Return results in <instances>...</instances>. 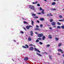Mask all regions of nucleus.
Listing matches in <instances>:
<instances>
[{
    "instance_id": "12",
    "label": "nucleus",
    "mask_w": 64,
    "mask_h": 64,
    "mask_svg": "<svg viewBox=\"0 0 64 64\" xmlns=\"http://www.w3.org/2000/svg\"><path fill=\"white\" fill-rule=\"evenodd\" d=\"M40 20L41 21H44V18H40Z\"/></svg>"
},
{
    "instance_id": "19",
    "label": "nucleus",
    "mask_w": 64,
    "mask_h": 64,
    "mask_svg": "<svg viewBox=\"0 0 64 64\" xmlns=\"http://www.w3.org/2000/svg\"><path fill=\"white\" fill-rule=\"evenodd\" d=\"M31 20L32 21V25H34V22H33V21L32 20Z\"/></svg>"
},
{
    "instance_id": "44",
    "label": "nucleus",
    "mask_w": 64,
    "mask_h": 64,
    "mask_svg": "<svg viewBox=\"0 0 64 64\" xmlns=\"http://www.w3.org/2000/svg\"><path fill=\"white\" fill-rule=\"evenodd\" d=\"M47 16H50V14H48L47 15Z\"/></svg>"
},
{
    "instance_id": "59",
    "label": "nucleus",
    "mask_w": 64,
    "mask_h": 64,
    "mask_svg": "<svg viewBox=\"0 0 64 64\" xmlns=\"http://www.w3.org/2000/svg\"><path fill=\"white\" fill-rule=\"evenodd\" d=\"M47 63H48V64H50L49 63V62H47Z\"/></svg>"
},
{
    "instance_id": "13",
    "label": "nucleus",
    "mask_w": 64,
    "mask_h": 64,
    "mask_svg": "<svg viewBox=\"0 0 64 64\" xmlns=\"http://www.w3.org/2000/svg\"><path fill=\"white\" fill-rule=\"evenodd\" d=\"M36 54H37L39 56H42V55H41V54H39L38 53H37V52H36Z\"/></svg>"
},
{
    "instance_id": "30",
    "label": "nucleus",
    "mask_w": 64,
    "mask_h": 64,
    "mask_svg": "<svg viewBox=\"0 0 64 64\" xmlns=\"http://www.w3.org/2000/svg\"><path fill=\"white\" fill-rule=\"evenodd\" d=\"M58 21H64V19L63 20H58Z\"/></svg>"
},
{
    "instance_id": "18",
    "label": "nucleus",
    "mask_w": 64,
    "mask_h": 64,
    "mask_svg": "<svg viewBox=\"0 0 64 64\" xmlns=\"http://www.w3.org/2000/svg\"><path fill=\"white\" fill-rule=\"evenodd\" d=\"M56 4V2H53L52 4V5H55Z\"/></svg>"
},
{
    "instance_id": "46",
    "label": "nucleus",
    "mask_w": 64,
    "mask_h": 64,
    "mask_svg": "<svg viewBox=\"0 0 64 64\" xmlns=\"http://www.w3.org/2000/svg\"><path fill=\"white\" fill-rule=\"evenodd\" d=\"M36 27H37L38 28H39V26L38 25H37L36 26Z\"/></svg>"
},
{
    "instance_id": "4",
    "label": "nucleus",
    "mask_w": 64,
    "mask_h": 64,
    "mask_svg": "<svg viewBox=\"0 0 64 64\" xmlns=\"http://www.w3.org/2000/svg\"><path fill=\"white\" fill-rule=\"evenodd\" d=\"M34 49L35 51H38V52H39V53H40V51L39 50H38L35 48H34Z\"/></svg>"
},
{
    "instance_id": "47",
    "label": "nucleus",
    "mask_w": 64,
    "mask_h": 64,
    "mask_svg": "<svg viewBox=\"0 0 64 64\" xmlns=\"http://www.w3.org/2000/svg\"><path fill=\"white\" fill-rule=\"evenodd\" d=\"M58 55H61V54L59 53H58Z\"/></svg>"
},
{
    "instance_id": "49",
    "label": "nucleus",
    "mask_w": 64,
    "mask_h": 64,
    "mask_svg": "<svg viewBox=\"0 0 64 64\" xmlns=\"http://www.w3.org/2000/svg\"><path fill=\"white\" fill-rule=\"evenodd\" d=\"M35 33H36V34H38V32H36Z\"/></svg>"
},
{
    "instance_id": "39",
    "label": "nucleus",
    "mask_w": 64,
    "mask_h": 64,
    "mask_svg": "<svg viewBox=\"0 0 64 64\" xmlns=\"http://www.w3.org/2000/svg\"><path fill=\"white\" fill-rule=\"evenodd\" d=\"M52 9L53 11H54V10H56V9L54 8H52Z\"/></svg>"
},
{
    "instance_id": "8",
    "label": "nucleus",
    "mask_w": 64,
    "mask_h": 64,
    "mask_svg": "<svg viewBox=\"0 0 64 64\" xmlns=\"http://www.w3.org/2000/svg\"><path fill=\"white\" fill-rule=\"evenodd\" d=\"M55 22H53L52 23V25L53 26L55 25Z\"/></svg>"
},
{
    "instance_id": "40",
    "label": "nucleus",
    "mask_w": 64,
    "mask_h": 64,
    "mask_svg": "<svg viewBox=\"0 0 64 64\" xmlns=\"http://www.w3.org/2000/svg\"><path fill=\"white\" fill-rule=\"evenodd\" d=\"M38 39H39L40 40H41V38H38Z\"/></svg>"
},
{
    "instance_id": "62",
    "label": "nucleus",
    "mask_w": 64,
    "mask_h": 64,
    "mask_svg": "<svg viewBox=\"0 0 64 64\" xmlns=\"http://www.w3.org/2000/svg\"><path fill=\"white\" fill-rule=\"evenodd\" d=\"M63 64H64V61Z\"/></svg>"
},
{
    "instance_id": "31",
    "label": "nucleus",
    "mask_w": 64,
    "mask_h": 64,
    "mask_svg": "<svg viewBox=\"0 0 64 64\" xmlns=\"http://www.w3.org/2000/svg\"><path fill=\"white\" fill-rule=\"evenodd\" d=\"M55 39L56 40H57V41H58V40H59V38H56Z\"/></svg>"
},
{
    "instance_id": "58",
    "label": "nucleus",
    "mask_w": 64,
    "mask_h": 64,
    "mask_svg": "<svg viewBox=\"0 0 64 64\" xmlns=\"http://www.w3.org/2000/svg\"><path fill=\"white\" fill-rule=\"evenodd\" d=\"M44 0V1L45 2L47 0Z\"/></svg>"
},
{
    "instance_id": "50",
    "label": "nucleus",
    "mask_w": 64,
    "mask_h": 64,
    "mask_svg": "<svg viewBox=\"0 0 64 64\" xmlns=\"http://www.w3.org/2000/svg\"><path fill=\"white\" fill-rule=\"evenodd\" d=\"M38 14H41V13H37Z\"/></svg>"
},
{
    "instance_id": "42",
    "label": "nucleus",
    "mask_w": 64,
    "mask_h": 64,
    "mask_svg": "<svg viewBox=\"0 0 64 64\" xmlns=\"http://www.w3.org/2000/svg\"><path fill=\"white\" fill-rule=\"evenodd\" d=\"M36 21H37V23H40V22H39V20H37Z\"/></svg>"
},
{
    "instance_id": "43",
    "label": "nucleus",
    "mask_w": 64,
    "mask_h": 64,
    "mask_svg": "<svg viewBox=\"0 0 64 64\" xmlns=\"http://www.w3.org/2000/svg\"><path fill=\"white\" fill-rule=\"evenodd\" d=\"M42 14H44V12L43 11H42Z\"/></svg>"
},
{
    "instance_id": "1",
    "label": "nucleus",
    "mask_w": 64,
    "mask_h": 64,
    "mask_svg": "<svg viewBox=\"0 0 64 64\" xmlns=\"http://www.w3.org/2000/svg\"><path fill=\"white\" fill-rule=\"evenodd\" d=\"M29 7L32 10H34L35 9V8H34V6L30 5V6Z\"/></svg>"
},
{
    "instance_id": "6",
    "label": "nucleus",
    "mask_w": 64,
    "mask_h": 64,
    "mask_svg": "<svg viewBox=\"0 0 64 64\" xmlns=\"http://www.w3.org/2000/svg\"><path fill=\"white\" fill-rule=\"evenodd\" d=\"M24 60L25 61H27L28 60V58L27 57H26L24 59Z\"/></svg>"
},
{
    "instance_id": "22",
    "label": "nucleus",
    "mask_w": 64,
    "mask_h": 64,
    "mask_svg": "<svg viewBox=\"0 0 64 64\" xmlns=\"http://www.w3.org/2000/svg\"><path fill=\"white\" fill-rule=\"evenodd\" d=\"M24 24H28V23H27V22H26V21H24Z\"/></svg>"
},
{
    "instance_id": "14",
    "label": "nucleus",
    "mask_w": 64,
    "mask_h": 64,
    "mask_svg": "<svg viewBox=\"0 0 64 64\" xmlns=\"http://www.w3.org/2000/svg\"><path fill=\"white\" fill-rule=\"evenodd\" d=\"M53 19H50V22H53Z\"/></svg>"
},
{
    "instance_id": "64",
    "label": "nucleus",
    "mask_w": 64,
    "mask_h": 64,
    "mask_svg": "<svg viewBox=\"0 0 64 64\" xmlns=\"http://www.w3.org/2000/svg\"><path fill=\"white\" fill-rule=\"evenodd\" d=\"M57 1H58V0H56Z\"/></svg>"
},
{
    "instance_id": "29",
    "label": "nucleus",
    "mask_w": 64,
    "mask_h": 64,
    "mask_svg": "<svg viewBox=\"0 0 64 64\" xmlns=\"http://www.w3.org/2000/svg\"><path fill=\"white\" fill-rule=\"evenodd\" d=\"M59 17L60 18H62V15H60Z\"/></svg>"
},
{
    "instance_id": "16",
    "label": "nucleus",
    "mask_w": 64,
    "mask_h": 64,
    "mask_svg": "<svg viewBox=\"0 0 64 64\" xmlns=\"http://www.w3.org/2000/svg\"><path fill=\"white\" fill-rule=\"evenodd\" d=\"M58 51H60V52H62V50L61 49H58Z\"/></svg>"
},
{
    "instance_id": "15",
    "label": "nucleus",
    "mask_w": 64,
    "mask_h": 64,
    "mask_svg": "<svg viewBox=\"0 0 64 64\" xmlns=\"http://www.w3.org/2000/svg\"><path fill=\"white\" fill-rule=\"evenodd\" d=\"M45 36H44L42 38V40H45Z\"/></svg>"
},
{
    "instance_id": "56",
    "label": "nucleus",
    "mask_w": 64,
    "mask_h": 64,
    "mask_svg": "<svg viewBox=\"0 0 64 64\" xmlns=\"http://www.w3.org/2000/svg\"><path fill=\"white\" fill-rule=\"evenodd\" d=\"M13 41L14 42H16V40H14Z\"/></svg>"
},
{
    "instance_id": "53",
    "label": "nucleus",
    "mask_w": 64,
    "mask_h": 64,
    "mask_svg": "<svg viewBox=\"0 0 64 64\" xmlns=\"http://www.w3.org/2000/svg\"><path fill=\"white\" fill-rule=\"evenodd\" d=\"M54 28H56V26H54Z\"/></svg>"
},
{
    "instance_id": "33",
    "label": "nucleus",
    "mask_w": 64,
    "mask_h": 64,
    "mask_svg": "<svg viewBox=\"0 0 64 64\" xmlns=\"http://www.w3.org/2000/svg\"><path fill=\"white\" fill-rule=\"evenodd\" d=\"M37 2H33L32 3L33 4H37Z\"/></svg>"
},
{
    "instance_id": "10",
    "label": "nucleus",
    "mask_w": 64,
    "mask_h": 64,
    "mask_svg": "<svg viewBox=\"0 0 64 64\" xmlns=\"http://www.w3.org/2000/svg\"><path fill=\"white\" fill-rule=\"evenodd\" d=\"M48 38L49 39H52V36L51 35H49L48 36Z\"/></svg>"
},
{
    "instance_id": "63",
    "label": "nucleus",
    "mask_w": 64,
    "mask_h": 64,
    "mask_svg": "<svg viewBox=\"0 0 64 64\" xmlns=\"http://www.w3.org/2000/svg\"><path fill=\"white\" fill-rule=\"evenodd\" d=\"M43 11H44V10H43Z\"/></svg>"
},
{
    "instance_id": "5",
    "label": "nucleus",
    "mask_w": 64,
    "mask_h": 64,
    "mask_svg": "<svg viewBox=\"0 0 64 64\" xmlns=\"http://www.w3.org/2000/svg\"><path fill=\"white\" fill-rule=\"evenodd\" d=\"M34 30H35V31H37V30H38L39 31H40L41 30L39 28H35L34 29Z\"/></svg>"
},
{
    "instance_id": "21",
    "label": "nucleus",
    "mask_w": 64,
    "mask_h": 64,
    "mask_svg": "<svg viewBox=\"0 0 64 64\" xmlns=\"http://www.w3.org/2000/svg\"><path fill=\"white\" fill-rule=\"evenodd\" d=\"M40 27H41V28H42V27H43V24H40Z\"/></svg>"
},
{
    "instance_id": "32",
    "label": "nucleus",
    "mask_w": 64,
    "mask_h": 64,
    "mask_svg": "<svg viewBox=\"0 0 64 64\" xmlns=\"http://www.w3.org/2000/svg\"><path fill=\"white\" fill-rule=\"evenodd\" d=\"M50 44H48L46 45L47 47H50Z\"/></svg>"
},
{
    "instance_id": "36",
    "label": "nucleus",
    "mask_w": 64,
    "mask_h": 64,
    "mask_svg": "<svg viewBox=\"0 0 64 64\" xmlns=\"http://www.w3.org/2000/svg\"><path fill=\"white\" fill-rule=\"evenodd\" d=\"M37 5L38 6H40V5L39 4H37Z\"/></svg>"
},
{
    "instance_id": "51",
    "label": "nucleus",
    "mask_w": 64,
    "mask_h": 64,
    "mask_svg": "<svg viewBox=\"0 0 64 64\" xmlns=\"http://www.w3.org/2000/svg\"><path fill=\"white\" fill-rule=\"evenodd\" d=\"M61 52L62 53H64V52H62V51Z\"/></svg>"
},
{
    "instance_id": "35",
    "label": "nucleus",
    "mask_w": 64,
    "mask_h": 64,
    "mask_svg": "<svg viewBox=\"0 0 64 64\" xmlns=\"http://www.w3.org/2000/svg\"><path fill=\"white\" fill-rule=\"evenodd\" d=\"M57 28H59V29H60V28H61L60 27V26H58Z\"/></svg>"
},
{
    "instance_id": "26",
    "label": "nucleus",
    "mask_w": 64,
    "mask_h": 64,
    "mask_svg": "<svg viewBox=\"0 0 64 64\" xmlns=\"http://www.w3.org/2000/svg\"><path fill=\"white\" fill-rule=\"evenodd\" d=\"M26 46L27 47V48H29V46L28 45H27V44H25Z\"/></svg>"
},
{
    "instance_id": "28",
    "label": "nucleus",
    "mask_w": 64,
    "mask_h": 64,
    "mask_svg": "<svg viewBox=\"0 0 64 64\" xmlns=\"http://www.w3.org/2000/svg\"><path fill=\"white\" fill-rule=\"evenodd\" d=\"M20 33L21 34H24V32H22V31H20Z\"/></svg>"
},
{
    "instance_id": "52",
    "label": "nucleus",
    "mask_w": 64,
    "mask_h": 64,
    "mask_svg": "<svg viewBox=\"0 0 64 64\" xmlns=\"http://www.w3.org/2000/svg\"><path fill=\"white\" fill-rule=\"evenodd\" d=\"M34 46V47H36V46L35 45H33V46Z\"/></svg>"
},
{
    "instance_id": "34",
    "label": "nucleus",
    "mask_w": 64,
    "mask_h": 64,
    "mask_svg": "<svg viewBox=\"0 0 64 64\" xmlns=\"http://www.w3.org/2000/svg\"><path fill=\"white\" fill-rule=\"evenodd\" d=\"M58 25H61V23H60V22H58Z\"/></svg>"
},
{
    "instance_id": "45",
    "label": "nucleus",
    "mask_w": 64,
    "mask_h": 64,
    "mask_svg": "<svg viewBox=\"0 0 64 64\" xmlns=\"http://www.w3.org/2000/svg\"><path fill=\"white\" fill-rule=\"evenodd\" d=\"M40 10H42V8H41V7H40Z\"/></svg>"
},
{
    "instance_id": "48",
    "label": "nucleus",
    "mask_w": 64,
    "mask_h": 64,
    "mask_svg": "<svg viewBox=\"0 0 64 64\" xmlns=\"http://www.w3.org/2000/svg\"><path fill=\"white\" fill-rule=\"evenodd\" d=\"M36 18H38V16H35Z\"/></svg>"
},
{
    "instance_id": "54",
    "label": "nucleus",
    "mask_w": 64,
    "mask_h": 64,
    "mask_svg": "<svg viewBox=\"0 0 64 64\" xmlns=\"http://www.w3.org/2000/svg\"><path fill=\"white\" fill-rule=\"evenodd\" d=\"M24 30H26V28H24Z\"/></svg>"
},
{
    "instance_id": "61",
    "label": "nucleus",
    "mask_w": 64,
    "mask_h": 64,
    "mask_svg": "<svg viewBox=\"0 0 64 64\" xmlns=\"http://www.w3.org/2000/svg\"><path fill=\"white\" fill-rule=\"evenodd\" d=\"M56 0H54V1H56Z\"/></svg>"
},
{
    "instance_id": "24",
    "label": "nucleus",
    "mask_w": 64,
    "mask_h": 64,
    "mask_svg": "<svg viewBox=\"0 0 64 64\" xmlns=\"http://www.w3.org/2000/svg\"><path fill=\"white\" fill-rule=\"evenodd\" d=\"M22 47L24 48H25V49H26V48H27L26 46H22Z\"/></svg>"
},
{
    "instance_id": "3",
    "label": "nucleus",
    "mask_w": 64,
    "mask_h": 64,
    "mask_svg": "<svg viewBox=\"0 0 64 64\" xmlns=\"http://www.w3.org/2000/svg\"><path fill=\"white\" fill-rule=\"evenodd\" d=\"M29 49L30 51H33L34 50V48L32 47H30L29 48Z\"/></svg>"
},
{
    "instance_id": "60",
    "label": "nucleus",
    "mask_w": 64,
    "mask_h": 64,
    "mask_svg": "<svg viewBox=\"0 0 64 64\" xmlns=\"http://www.w3.org/2000/svg\"><path fill=\"white\" fill-rule=\"evenodd\" d=\"M45 54H47V53L46 52H45Z\"/></svg>"
},
{
    "instance_id": "7",
    "label": "nucleus",
    "mask_w": 64,
    "mask_h": 64,
    "mask_svg": "<svg viewBox=\"0 0 64 64\" xmlns=\"http://www.w3.org/2000/svg\"><path fill=\"white\" fill-rule=\"evenodd\" d=\"M32 40V39H31V38H30V37L29 36L28 38V41H31Z\"/></svg>"
},
{
    "instance_id": "20",
    "label": "nucleus",
    "mask_w": 64,
    "mask_h": 64,
    "mask_svg": "<svg viewBox=\"0 0 64 64\" xmlns=\"http://www.w3.org/2000/svg\"><path fill=\"white\" fill-rule=\"evenodd\" d=\"M32 16H36V14H32Z\"/></svg>"
},
{
    "instance_id": "11",
    "label": "nucleus",
    "mask_w": 64,
    "mask_h": 64,
    "mask_svg": "<svg viewBox=\"0 0 64 64\" xmlns=\"http://www.w3.org/2000/svg\"><path fill=\"white\" fill-rule=\"evenodd\" d=\"M26 28L27 29H29V28H30V26H26Z\"/></svg>"
},
{
    "instance_id": "57",
    "label": "nucleus",
    "mask_w": 64,
    "mask_h": 64,
    "mask_svg": "<svg viewBox=\"0 0 64 64\" xmlns=\"http://www.w3.org/2000/svg\"><path fill=\"white\" fill-rule=\"evenodd\" d=\"M62 56H63V57H64V54H63L62 55Z\"/></svg>"
},
{
    "instance_id": "37",
    "label": "nucleus",
    "mask_w": 64,
    "mask_h": 64,
    "mask_svg": "<svg viewBox=\"0 0 64 64\" xmlns=\"http://www.w3.org/2000/svg\"><path fill=\"white\" fill-rule=\"evenodd\" d=\"M30 46H33V44H30Z\"/></svg>"
},
{
    "instance_id": "23",
    "label": "nucleus",
    "mask_w": 64,
    "mask_h": 64,
    "mask_svg": "<svg viewBox=\"0 0 64 64\" xmlns=\"http://www.w3.org/2000/svg\"><path fill=\"white\" fill-rule=\"evenodd\" d=\"M36 42L37 43V42H39V40H37L36 41Z\"/></svg>"
},
{
    "instance_id": "55",
    "label": "nucleus",
    "mask_w": 64,
    "mask_h": 64,
    "mask_svg": "<svg viewBox=\"0 0 64 64\" xmlns=\"http://www.w3.org/2000/svg\"><path fill=\"white\" fill-rule=\"evenodd\" d=\"M50 29H52V28H51V27L50 28Z\"/></svg>"
},
{
    "instance_id": "2",
    "label": "nucleus",
    "mask_w": 64,
    "mask_h": 64,
    "mask_svg": "<svg viewBox=\"0 0 64 64\" xmlns=\"http://www.w3.org/2000/svg\"><path fill=\"white\" fill-rule=\"evenodd\" d=\"M43 36V34H38V37H41Z\"/></svg>"
},
{
    "instance_id": "9",
    "label": "nucleus",
    "mask_w": 64,
    "mask_h": 64,
    "mask_svg": "<svg viewBox=\"0 0 64 64\" xmlns=\"http://www.w3.org/2000/svg\"><path fill=\"white\" fill-rule=\"evenodd\" d=\"M33 31H31L30 32V35L31 36H33Z\"/></svg>"
},
{
    "instance_id": "27",
    "label": "nucleus",
    "mask_w": 64,
    "mask_h": 64,
    "mask_svg": "<svg viewBox=\"0 0 64 64\" xmlns=\"http://www.w3.org/2000/svg\"><path fill=\"white\" fill-rule=\"evenodd\" d=\"M39 44H40V45H42V44H43V43H42V42H39Z\"/></svg>"
},
{
    "instance_id": "38",
    "label": "nucleus",
    "mask_w": 64,
    "mask_h": 64,
    "mask_svg": "<svg viewBox=\"0 0 64 64\" xmlns=\"http://www.w3.org/2000/svg\"><path fill=\"white\" fill-rule=\"evenodd\" d=\"M49 58L50 59H52V58L51 57V55L49 56Z\"/></svg>"
},
{
    "instance_id": "17",
    "label": "nucleus",
    "mask_w": 64,
    "mask_h": 64,
    "mask_svg": "<svg viewBox=\"0 0 64 64\" xmlns=\"http://www.w3.org/2000/svg\"><path fill=\"white\" fill-rule=\"evenodd\" d=\"M62 45V44L61 43L59 44H58V47H60V46H61V45Z\"/></svg>"
},
{
    "instance_id": "41",
    "label": "nucleus",
    "mask_w": 64,
    "mask_h": 64,
    "mask_svg": "<svg viewBox=\"0 0 64 64\" xmlns=\"http://www.w3.org/2000/svg\"><path fill=\"white\" fill-rule=\"evenodd\" d=\"M49 15H50V16H53V15L51 14V13H50Z\"/></svg>"
},
{
    "instance_id": "25",
    "label": "nucleus",
    "mask_w": 64,
    "mask_h": 64,
    "mask_svg": "<svg viewBox=\"0 0 64 64\" xmlns=\"http://www.w3.org/2000/svg\"><path fill=\"white\" fill-rule=\"evenodd\" d=\"M61 27L62 29H64V26H61Z\"/></svg>"
}]
</instances>
